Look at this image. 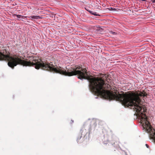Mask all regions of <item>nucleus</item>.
<instances>
[{"mask_svg":"<svg viewBox=\"0 0 155 155\" xmlns=\"http://www.w3.org/2000/svg\"><path fill=\"white\" fill-rule=\"evenodd\" d=\"M28 18H31L33 19H38L41 18L39 16H35L33 15L32 16H28Z\"/></svg>","mask_w":155,"mask_h":155,"instance_id":"obj_3","label":"nucleus"},{"mask_svg":"<svg viewBox=\"0 0 155 155\" xmlns=\"http://www.w3.org/2000/svg\"><path fill=\"white\" fill-rule=\"evenodd\" d=\"M97 8L98 9H101V6H99V5L98 6H97Z\"/></svg>","mask_w":155,"mask_h":155,"instance_id":"obj_7","label":"nucleus"},{"mask_svg":"<svg viewBox=\"0 0 155 155\" xmlns=\"http://www.w3.org/2000/svg\"><path fill=\"white\" fill-rule=\"evenodd\" d=\"M14 17L15 18L16 17H17L18 18H24V16L20 15L15 14L14 15Z\"/></svg>","mask_w":155,"mask_h":155,"instance_id":"obj_4","label":"nucleus"},{"mask_svg":"<svg viewBox=\"0 0 155 155\" xmlns=\"http://www.w3.org/2000/svg\"><path fill=\"white\" fill-rule=\"evenodd\" d=\"M73 122H74V121H73V120H71V121L70 123H71V124H72V123H73Z\"/></svg>","mask_w":155,"mask_h":155,"instance_id":"obj_9","label":"nucleus"},{"mask_svg":"<svg viewBox=\"0 0 155 155\" xmlns=\"http://www.w3.org/2000/svg\"><path fill=\"white\" fill-rule=\"evenodd\" d=\"M90 12L91 13V14H92V15H96V16H99L100 15H99L98 14H96V12Z\"/></svg>","mask_w":155,"mask_h":155,"instance_id":"obj_5","label":"nucleus"},{"mask_svg":"<svg viewBox=\"0 0 155 155\" xmlns=\"http://www.w3.org/2000/svg\"><path fill=\"white\" fill-rule=\"evenodd\" d=\"M145 145H146V147L147 148H149V145H148L147 144H146Z\"/></svg>","mask_w":155,"mask_h":155,"instance_id":"obj_8","label":"nucleus"},{"mask_svg":"<svg viewBox=\"0 0 155 155\" xmlns=\"http://www.w3.org/2000/svg\"><path fill=\"white\" fill-rule=\"evenodd\" d=\"M110 33L112 34H113V35H115L116 34V33L114 32H113V31H110Z\"/></svg>","mask_w":155,"mask_h":155,"instance_id":"obj_6","label":"nucleus"},{"mask_svg":"<svg viewBox=\"0 0 155 155\" xmlns=\"http://www.w3.org/2000/svg\"><path fill=\"white\" fill-rule=\"evenodd\" d=\"M8 52L5 49H3L0 52V60H5L8 61V66L13 69L15 66L20 64L25 66H33L37 69L40 68L53 73H59L65 75V70L62 69L61 67H57L53 64L45 63L38 57H33L32 58V61H27L23 60V57L19 55L14 54L12 56L9 55Z\"/></svg>","mask_w":155,"mask_h":155,"instance_id":"obj_1","label":"nucleus"},{"mask_svg":"<svg viewBox=\"0 0 155 155\" xmlns=\"http://www.w3.org/2000/svg\"><path fill=\"white\" fill-rule=\"evenodd\" d=\"M87 133L85 129H81L78 134L77 141L78 143H82L85 140V137Z\"/></svg>","mask_w":155,"mask_h":155,"instance_id":"obj_2","label":"nucleus"},{"mask_svg":"<svg viewBox=\"0 0 155 155\" xmlns=\"http://www.w3.org/2000/svg\"><path fill=\"white\" fill-rule=\"evenodd\" d=\"M27 16H24V18H27Z\"/></svg>","mask_w":155,"mask_h":155,"instance_id":"obj_12","label":"nucleus"},{"mask_svg":"<svg viewBox=\"0 0 155 155\" xmlns=\"http://www.w3.org/2000/svg\"><path fill=\"white\" fill-rule=\"evenodd\" d=\"M152 2L153 3H155V0H152Z\"/></svg>","mask_w":155,"mask_h":155,"instance_id":"obj_10","label":"nucleus"},{"mask_svg":"<svg viewBox=\"0 0 155 155\" xmlns=\"http://www.w3.org/2000/svg\"><path fill=\"white\" fill-rule=\"evenodd\" d=\"M147 0H140V2H141V1H146Z\"/></svg>","mask_w":155,"mask_h":155,"instance_id":"obj_11","label":"nucleus"}]
</instances>
